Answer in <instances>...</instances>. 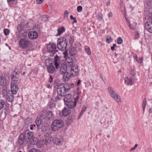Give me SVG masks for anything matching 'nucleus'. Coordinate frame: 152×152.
I'll return each instance as SVG.
<instances>
[{"label":"nucleus","mask_w":152,"mask_h":152,"mask_svg":"<svg viewBox=\"0 0 152 152\" xmlns=\"http://www.w3.org/2000/svg\"><path fill=\"white\" fill-rule=\"evenodd\" d=\"M131 74L132 76H134L136 74L135 72L134 69H132L131 71Z\"/></svg>","instance_id":"obj_48"},{"label":"nucleus","mask_w":152,"mask_h":152,"mask_svg":"<svg viewBox=\"0 0 152 152\" xmlns=\"http://www.w3.org/2000/svg\"><path fill=\"white\" fill-rule=\"evenodd\" d=\"M18 32L17 33V37L18 38L26 37L27 34V32L24 29L18 30Z\"/></svg>","instance_id":"obj_9"},{"label":"nucleus","mask_w":152,"mask_h":152,"mask_svg":"<svg viewBox=\"0 0 152 152\" xmlns=\"http://www.w3.org/2000/svg\"><path fill=\"white\" fill-rule=\"evenodd\" d=\"M43 0H36V4H40L42 3Z\"/></svg>","instance_id":"obj_52"},{"label":"nucleus","mask_w":152,"mask_h":152,"mask_svg":"<svg viewBox=\"0 0 152 152\" xmlns=\"http://www.w3.org/2000/svg\"><path fill=\"white\" fill-rule=\"evenodd\" d=\"M138 145L137 144H135V145L134 147H133V148H132L131 149L130 151H132L134 150L137 147Z\"/></svg>","instance_id":"obj_53"},{"label":"nucleus","mask_w":152,"mask_h":152,"mask_svg":"<svg viewBox=\"0 0 152 152\" xmlns=\"http://www.w3.org/2000/svg\"><path fill=\"white\" fill-rule=\"evenodd\" d=\"M53 59L51 58H49L45 60V63L47 66H49L50 65H53Z\"/></svg>","instance_id":"obj_29"},{"label":"nucleus","mask_w":152,"mask_h":152,"mask_svg":"<svg viewBox=\"0 0 152 152\" xmlns=\"http://www.w3.org/2000/svg\"><path fill=\"white\" fill-rule=\"evenodd\" d=\"M117 42L118 44L119 45L121 44L123 42V39L121 37H119L117 40Z\"/></svg>","instance_id":"obj_41"},{"label":"nucleus","mask_w":152,"mask_h":152,"mask_svg":"<svg viewBox=\"0 0 152 152\" xmlns=\"http://www.w3.org/2000/svg\"><path fill=\"white\" fill-rule=\"evenodd\" d=\"M77 51L75 48L72 47H70L69 48V54L70 56H75L76 55Z\"/></svg>","instance_id":"obj_22"},{"label":"nucleus","mask_w":152,"mask_h":152,"mask_svg":"<svg viewBox=\"0 0 152 152\" xmlns=\"http://www.w3.org/2000/svg\"><path fill=\"white\" fill-rule=\"evenodd\" d=\"M82 7L81 6H78L77 7V11L78 12H80L82 11Z\"/></svg>","instance_id":"obj_47"},{"label":"nucleus","mask_w":152,"mask_h":152,"mask_svg":"<svg viewBox=\"0 0 152 152\" xmlns=\"http://www.w3.org/2000/svg\"><path fill=\"white\" fill-rule=\"evenodd\" d=\"M134 59H136H136H138L137 56L136 55H134Z\"/></svg>","instance_id":"obj_57"},{"label":"nucleus","mask_w":152,"mask_h":152,"mask_svg":"<svg viewBox=\"0 0 152 152\" xmlns=\"http://www.w3.org/2000/svg\"><path fill=\"white\" fill-rule=\"evenodd\" d=\"M81 82V81L80 80H78V82H77V86H79L80 85V83Z\"/></svg>","instance_id":"obj_55"},{"label":"nucleus","mask_w":152,"mask_h":152,"mask_svg":"<svg viewBox=\"0 0 152 152\" xmlns=\"http://www.w3.org/2000/svg\"><path fill=\"white\" fill-rule=\"evenodd\" d=\"M63 141V139L62 136L58 135L55 139L54 143L58 145H62Z\"/></svg>","instance_id":"obj_14"},{"label":"nucleus","mask_w":152,"mask_h":152,"mask_svg":"<svg viewBox=\"0 0 152 152\" xmlns=\"http://www.w3.org/2000/svg\"><path fill=\"white\" fill-rule=\"evenodd\" d=\"M74 41V37L73 36H71L70 37L69 40V43L70 45H72Z\"/></svg>","instance_id":"obj_37"},{"label":"nucleus","mask_w":152,"mask_h":152,"mask_svg":"<svg viewBox=\"0 0 152 152\" xmlns=\"http://www.w3.org/2000/svg\"><path fill=\"white\" fill-rule=\"evenodd\" d=\"M145 3V6L147 8L148 7H149L151 6V5L152 4V0H146Z\"/></svg>","instance_id":"obj_34"},{"label":"nucleus","mask_w":152,"mask_h":152,"mask_svg":"<svg viewBox=\"0 0 152 152\" xmlns=\"http://www.w3.org/2000/svg\"><path fill=\"white\" fill-rule=\"evenodd\" d=\"M19 47L22 49L31 48L33 45L32 43L24 38L20 39L19 42Z\"/></svg>","instance_id":"obj_4"},{"label":"nucleus","mask_w":152,"mask_h":152,"mask_svg":"<svg viewBox=\"0 0 152 152\" xmlns=\"http://www.w3.org/2000/svg\"><path fill=\"white\" fill-rule=\"evenodd\" d=\"M70 18L71 20H73V22L75 23H76L77 22V20H76V18H74L73 16L72 15H71L70 16Z\"/></svg>","instance_id":"obj_46"},{"label":"nucleus","mask_w":152,"mask_h":152,"mask_svg":"<svg viewBox=\"0 0 152 152\" xmlns=\"http://www.w3.org/2000/svg\"><path fill=\"white\" fill-rule=\"evenodd\" d=\"M30 126V129L31 130H32L33 129V125H32L31 126Z\"/></svg>","instance_id":"obj_64"},{"label":"nucleus","mask_w":152,"mask_h":152,"mask_svg":"<svg viewBox=\"0 0 152 152\" xmlns=\"http://www.w3.org/2000/svg\"><path fill=\"white\" fill-rule=\"evenodd\" d=\"M67 41L65 37L59 39L58 41L57 48L61 50H64L67 45Z\"/></svg>","instance_id":"obj_3"},{"label":"nucleus","mask_w":152,"mask_h":152,"mask_svg":"<svg viewBox=\"0 0 152 152\" xmlns=\"http://www.w3.org/2000/svg\"><path fill=\"white\" fill-rule=\"evenodd\" d=\"M53 78L51 76H50L49 77V79L48 80V82L50 83H51L52 81Z\"/></svg>","instance_id":"obj_54"},{"label":"nucleus","mask_w":152,"mask_h":152,"mask_svg":"<svg viewBox=\"0 0 152 152\" xmlns=\"http://www.w3.org/2000/svg\"><path fill=\"white\" fill-rule=\"evenodd\" d=\"M45 140H43L42 141H39L37 143V145L39 148L43 146V145H47L53 140L52 137L50 136L48 133H46L45 134Z\"/></svg>","instance_id":"obj_6"},{"label":"nucleus","mask_w":152,"mask_h":152,"mask_svg":"<svg viewBox=\"0 0 152 152\" xmlns=\"http://www.w3.org/2000/svg\"><path fill=\"white\" fill-rule=\"evenodd\" d=\"M60 72L61 74H66V77H69V75L67 76L68 75V73L67 72V67L66 66L65 64H63L61 65L59 67Z\"/></svg>","instance_id":"obj_8"},{"label":"nucleus","mask_w":152,"mask_h":152,"mask_svg":"<svg viewBox=\"0 0 152 152\" xmlns=\"http://www.w3.org/2000/svg\"><path fill=\"white\" fill-rule=\"evenodd\" d=\"M145 27L146 29L150 33H152V22H146L145 24Z\"/></svg>","instance_id":"obj_18"},{"label":"nucleus","mask_w":152,"mask_h":152,"mask_svg":"<svg viewBox=\"0 0 152 152\" xmlns=\"http://www.w3.org/2000/svg\"><path fill=\"white\" fill-rule=\"evenodd\" d=\"M48 18V16L47 15H44L41 16L40 19L42 20L45 21Z\"/></svg>","instance_id":"obj_42"},{"label":"nucleus","mask_w":152,"mask_h":152,"mask_svg":"<svg viewBox=\"0 0 152 152\" xmlns=\"http://www.w3.org/2000/svg\"><path fill=\"white\" fill-rule=\"evenodd\" d=\"M136 61L139 63H141L142 61V58H138L137 59H136Z\"/></svg>","instance_id":"obj_50"},{"label":"nucleus","mask_w":152,"mask_h":152,"mask_svg":"<svg viewBox=\"0 0 152 152\" xmlns=\"http://www.w3.org/2000/svg\"><path fill=\"white\" fill-rule=\"evenodd\" d=\"M61 96H59V95L57 96L55 98L56 101H57L58 100H59L61 99Z\"/></svg>","instance_id":"obj_49"},{"label":"nucleus","mask_w":152,"mask_h":152,"mask_svg":"<svg viewBox=\"0 0 152 152\" xmlns=\"http://www.w3.org/2000/svg\"><path fill=\"white\" fill-rule=\"evenodd\" d=\"M79 99L78 95H77L76 97L74 98L70 101H68L66 102V104L69 108H72L75 107L76 105V103L78 102Z\"/></svg>","instance_id":"obj_7"},{"label":"nucleus","mask_w":152,"mask_h":152,"mask_svg":"<svg viewBox=\"0 0 152 152\" xmlns=\"http://www.w3.org/2000/svg\"><path fill=\"white\" fill-rule=\"evenodd\" d=\"M70 85L68 83L58 84L57 85V92L58 95L63 96L70 90Z\"/></svg>","instance_id":"obj_1"},{"label":"nucleus","mask_w":152,"mask_h":152,"mask_svg":"<svg viewBox=\"0 0 152 152\" xmlns=\"http://www.w3.org/2000/svg\"><path fill=\"white\" fill-rule=\"evenodd\" d=\"M111 49L112 51H114L115 50V47L113 46L111 47Z\"/></svg>","instance_id":"obj_60"},{"label":"nucleus","mask_w":152,"mask_h":152,"mask_svg":"<svg viewBox=\"0 0 152 152\" xmlns=\"http://www.w3.org/2000/svg\"><path fill=\"white\" fill-rule=\"evenodd\" d=\"M27 22H26L24 20H23L20 24L18 25V30L24 29L27 26Z\"/></svg>","instance_id":"obj_19"},{"label":"nucleus","mask_w":152,"mask_h":152,"mask_svg":"<svg viewBox=\"0 0 152 152\" xmlns=\"http://www.w3.org/2000/svg\"><path fill=\"white\" fill-rule=\"evenodd\" d=\"M112 13L110 12L109 13V14H108V17H111L112 16Z\"/></svg>","instance_id":"obj_56"},{"label":"nucleus","mask_w":152,"mask_h":152,"mask_svg":"<svg viewBox=\"0 0 152 152\" xmlns=\"http://www.w3.org/2000/svg\"><path fill=\"white\" fill-rule=\"evenodd\" d=\"M64 122L61 120H56L53 123L52 125V130L55 131L63 127Z\"/></svg>","instance_id":"obj_5"},{"label":"nucleus","mask_w":152,"mask_h":152,"mask_svg":"<svg viewBox=\"0 0 152 152\" xmlns=\"http://www.w3.org/2000/svg\"><path fill=\"white\" fill-rule=\"evenodd\" d=\"M11 91L13 94H16L18 90V86L16 84L12 83H11Z\"/></svg>","instance_id":"obj_15"},{"label":"nucleus","mask_w":152,"mask_h":152,"mask_svg":"<svg viewBox=\"0 0 152 152\" xmlns=\"http://www.w3.org/2000/svg\"><path fill=\"white\" fill-rule=\"evenodd\" d=\"M106 4L107 6H108L110 4V2H107Z\"/></svg>","instance_id":"obj_62"},{"label":"nucleus","mask_w":152,"mask_h":152,"mask_svg":"<svg viewBox=\"0 0 152 152\" xmlns=\"http://www.w3.org/2000/svg\"><path fill=\"white\" fill-rule=\"evenodd\" d=\"M83 110H82V111L80 113V116L83 114Z\"/></svg>","instance_id":"obj_59"},{"label":"nucleus","mask_w":152,"mask_h":152,"mask_svg":"<svg viewBox=\"0 0 152 152\" xmlns=\"http://www.w3.org/2000/svg\"><path fill=\"white\" fill-rule=\"evenodd\" d=\"M25 140H26V138H25L23 134L22 133L21 134L19 135L18 139L19 144L20 145H22L23 143L24 142Z\"/></svg>","instance_id":"obj_21"},{"label":"nucleus","mask_w":152,"mask_h":152,"mask_svg":"<svg viewBox=\"0 0 152 152\" xmlns=\"http://www.w3.org/2000/svg\"><path fill=\"white\" fill-rule=\"evenodd\" d=\"M28 37L31 39H36L37 38L38 34L36 31H31L28 33Z\"/></svg>","instance_id":"obj_17"},{"label":"nucleus","mask_w":152,"mask_h":152,"mask_svg":"<svg viewBox=\"0 0 152 152\" xmlns=\"http://www.w3.org/2000/svg\"><path fill=\"white\" fill-rule=\"evenodd\" d=\"M35 123L37 126L39 127L42 123V120L41 118L38 117L35 120Z\"/></svg>","instance_id":"obj_31"},{"label":"nucleus","mask_w":152,"mask_h":152,"mask_svg":"<svg viewBox=\"0 0 152 152\" xmlns=\"http://www.w3.org/2000/svg\"><path fill=\"white\" fill-rule=\"evenodd\" d=\"M28 152H41V151L39 149L33 148L29 151Z\"/></svg>","instance_id":"obj_44"},{"label":"nucleus","mask_w":152,"mask_h":152,"mask_svg":"<svg viewBox=\"0 0 152 152\" xmlns=\"http://www.w3.org/2000/svg\"><path fill=\"white\" fill-rule=\"evenodd\" d=\"M69 14V12L67 10H66L64 13V18H68V15Z\"/></svg>","instance_id":"obj_43"},{"label":"nucleus","mask_w":152,"mask_h":152,"mask_svg":"<svg viewBox=\"0 0 152 152\" xmlns=\"http://www.w3.org/2000/svg\"><path fill=\"white\" fill-rule=\"evenodd\" d=\"M54 117V115L52 112L50 111H48L47 113L46 118L48 120L53 119Z\"/></svg>","instance_id":"obj_26"},{"label":"nucleus","mask_w":152,"mask_h":152,"mask_svg":"<svg viewBox=\"0 0 152 152\" xmlns=\"http://www.w3.org/2000/svg\"><path fill=\"white\" fill-rule=\"evenodd\" d=\"M4 33L5 35H8L10 33V31L8 29V28H5L4 30Z\"/></svg>","instance_id":"obj_45"},{"label":"nucleus","mask_w":152,"mask_h":152,"mask_svg":"<svg viewBox=\"0 0 152 152\" xmlns=\"http://www.w3.org/2000/svg\"><path fill=\"white\" fill-rule=\"evenodd\" d=\"M47 48L49 51L52 53L53 54L55 53L57 51V50H56V45L54 43H49L47 46Z\"/></svg>","instance_id":"obj_10"},{"label":"nucleus","mask_w":152,"mask_h":152,"mask_svg":"<svg viewBox=\"0 0 152 152\" xmlns=\"http://www.w3.org/2000/svg\"><path fill=\"white\" fill-rule=\"evenodd\" d=\"M14 99V96L12 94L8 93L7 95V101L10 102H12Z\"/></svg>","instance_id":"obj_30"},{"label":"nucleus","mask_w":152,"mask_h":152,"mask_svg":"<svg viewBox=\"0 0 152 152\" xmlns=\"http://www.w3.org/2000/svg\"><path fill=\"white\" fill-rule=\"evenodd\" d=\"M113 98L117 102H120L121 101V97L118 94Z\"/></svg>","instance_id":"obj_35"},{"label":"nucleus","mask_w":152,"mask_h":152,"mask_svg":"<svg viewBox=\"0 0 152 152\" xmlns=\"http://www.w3.org/2000/svg\"><path fill=\"white\" fill-rule=\"evenodd\" d=\"M6 80L5 78L2 75V76H0V84L2 86H5L6 84Z\"/></svg>","instance_id":"obj_27"},{"label":"nucleus","mask_w":152,"mask_h":152,"mask_svg":"<svg viewBox=\"0 0 152 152\" xmlns=\"http://www.w3.org/2000/svg\"><path fill=\"white\" fill-rule=\"evenodd\" d=\"M113 39L111 38V36H107L106 37V42L108 43H109L112 42Z\"/></svg>","instance_id":"obj_40"},{"label":"nucleus","mask_w":152,"mask_h":152,"mask_svg":"<svg viewBox=\"0 0 152 152\" xmlns=\"http://www.w3.org/2000/svg\"><path fill=\"white\" fill-rule=\"evenodd\" d=\"M54 102V101L52 100H51L49 102V104L50 105V107H52L53 105V102Z\"/></svg>","instance_id":"obj_51"},{"label":"nucleus","mask_w":152,"mask_h":152,"mask_svg":"<svg viewBox=\"0 0 152 152\" xmlns=\"http://www.w3.org/2000/svg\"><path fill=\"white\" fill-rule=\"evenodd\" d=\"M43 114H41L40 117H38L39 118H41L42 119V118H43Z\"/></svg>","instance_id":"obj_61"},{"label":"nucleus","mask_w":152,"mask_h":152,"mask_svg":"<svg viewBox=\"0 0 152 152\" xmlns=\"http://www.w3.org/2000/svg\"><path fill=\"white\" fill-rule=\"evenodd\" d=\"M124 80L125 84L127 85H132L134 83V80L132 77H126L124 78Z\"/></svg>","instance_id":"obj_16"},{"label":"nucleus","mask_w":152,"mask_h":152,"mask_svg":"<svg viewBox=\"0 0 152 152\" xmlns=\"http://www.w3.org/2000/svg\"><path fill=\"white\" fill-rule=\"evenodd\" d=\"M149 113H152V108H150L149 110Z\"/></svg>","instance_id":"obj_63"},{"label":"nucleus","mask_w":152,"mask_h":152,"mask_svg":"<svg viewBox=\"0 0 152 152\" xmlns=\"http://www.w3.org/2000/svg\"><path fill=\"white\" fill-rule=\"evenodd\" d=\"M71 112V110L69 108H64L62 110V115L66 116L69 114Z\"/></svg>","instance_id":"obj_23"},{"label":"nucleus","mask_w":152,"mask_h":152,"mask_svg":"<svg viewBox=\"0 0 152 152\" xmlns=\"http://www.w3.org/2000/svg\"><path fill=\"white\" fill-rule=\"evenodd\" d=\"M47 69L48 72L49 73H53L55 72V67L53 65L47 66Z\"/></svg>","instance_id":"obj_25"},{"label":"nucleus","mask_w":152,"mask_h":152,"mask_svg":"<svg viewBox=\"0 0 152 152\" xmlns=\"http://www.w3.org/2000/svg\"><path fill=\"white\" fill-rule=\"evenodd\" d=\"M54 64L56 69L58 68L61 65L63 64L61 63L59 57L57 55L54 57Z\"/></svg>","instance_id":"obj_11"},{"label":"nucleus","mask_w":152,"mask_h":152,"mask_svg":"<svg viewBox=\"0 0 152 152\" xmlns=\"http://www.w3.org/2000/svg\"><path fill=\"white\" fill-rule=\"evenodd\" d=\"M67 65L69 67H72L71 68V73L74 77L78 76L79 72L78 66L77 65L72 66L73 60L71 57H68L66 59Z\"/></svg>","instance_id":"obj_2"},{"label":"nucleus","mask_w":152,"mask_h":152,"mask_svg":"<svg viewBox=\"0 0 152 152\" xmlns=\"http://www.w3.org/2000/svg\"><path fill=\"white\" fill-rule=\"evenodd\" d=\"M108 90L110 96L112 98H113L115 96L118 94L110 86L108 87Z\"/></svg>","instance_id":"obj_20"},{"label":"nucleus","mask_w":152,"mask_h":152,"mask_svg":"<svg viewBox=\"0 0 152 152\" xmlns=\"http://www.w3.org/2000/svg\"><path fill=\"white\" fill-rule=\"evenodd\" d=\"M23 135L25 138H26V140L33 139V135L31 132H29V130H26L25 133L23 134Z\"/></svg>","instance_id":"obj_13"},{"label":"nucleus","mask_w":152,"mask_h":152,"mask_svg":"<svg viewBox=\"0 0 152 152\" xmlns=\"http://www.w3.org/2000/svg\"><path fill=\"white\" fill-rule=\"evenodd\" d=\"M71 95L70 94L66 95L64 98V101L66 103L68 101H70L71 100L73 99Z\"/></svg>","instance_id":"obj_28"},{"label":"nucleus","mask_w":152,"mask_h":152,"mask_svg":"<svg viewBox=\"0 0 152 152\" xmlns=\"http://www.w3.org/2000/svg\"><path fill=\"white\" fill-rule=\"evenodd\" d=\"M85 51L88 55H91V51L90 48L88 46H86L85 48Z\"/></svg>","instance_id":"obj_33"},{"label":"nucleus","mask_w":152,"mask_h":152,"mask_svg":"<svg viewBox=\"0 0 152 152\" xmlns=\"http://www.w3.org/2000/svg\"><path fill=\"white\" fill-rule=\"evenodd\" d=\"M147 104V101L146 100V99L145 98L143 100L142 104V106L143 108V113H144L145 110V107L146 106V105Z\"/></svg>","instance_id":"obj_36"},{"label":"nucleus","mask_w":152,"mask_h":152,"mask_svg":"<svg viewBox=\"0 0 152 152\" xmlns=\"http://www.w3.org/2000/svg\"><path fill=\"white\" fill-rule=\"evenodd\" d=\"M19 72L16 71H13L11 74L12 79L13 81H17L19 79Z\"/></svg>","instance_id":"obj_12"},{"label":"nucleus","mask_w":152,"mask_h":152,"mask_svg":"<svg viewBox=\"0 0 152 152\" xmlns=\"http://www.w3.org/2000/svg\"><path fill=\"white\" fill-rule=\"evenodd\" d=\"M32 122V119L31 118H26L25 120V126L27 127L28 126H31Z\"/></svg>","instance_id":"obj_24"},{"label":"nucleus","mask_w":152,"mask_h":152,"mask_svg":"<svg viewBox=\"0 0 152 152\" xmlns=\"http://www.w3.org/2000/svg\"><path fill=\"white\" fill-rule=\"evenodd\" d=\"M58 33L57 36H59L61 35L65 31V29L64 27L62 26L60 28H59L57 30Z\"/></svg>","instance_id":"obj_32"},{"label":"nucleus","mask_w":152,"mask_h":152,"mask_svg":"<svg viewBox=\"0 0 152 152\" xmlns=\"http://www.w3.org/2000/svg\"><path fill=\"white\" fill-rule=\"evenodd\" d=\"M137 25V23H134L133 25V26L131 24H129V27L130 29L134 30L136 28V26Z\"/></svg>","instance_id":"obj_39"},{"label":"nucleus","mask_w":152,"mask_h":152,"mask_svg":"<svg viewBox=\"0 0 152 152\" xmlns=\"http://www.w3.org/2000/svg\"><path fill=\"white\" fill-rule=\"evenodd\" d=\"M102 19V17L101 16H99L98 17V20H101Z\"/></svg>","instance_id":"obj_58"},{"label":"nucleus","mask_w":152,"mask_h":152,"mask_svg":"<svg viewBox=\"0 0 152 152\" xmlns=\"http://www.w3.org/2000/svg\"><path fill=\"white\" fill-rule=\"evenodd\" d=\"M5 104V101L2 99L0 100V110L3 108Z\"/></svg>","instance_id":"obj_38"}]
</instances>
